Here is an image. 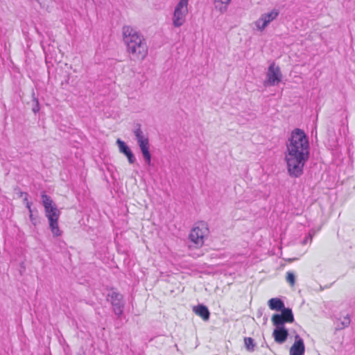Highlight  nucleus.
Wrapping results in <instances>:
<instances>
[{
    "label": "nucleus",
    "mask_w": 355,
    "mask_h": 355,
    "mask_svg": "<svg viewBox=\"0 0 355 355\" xmlns=\"http://www.w3.org/2000/svg\"><path fill=\"white\" fill-rule=\"evenodd\" d=\"M123 295L112 288L107 295V300L110 301L113 307V311L118 318H120L123 313L124 303Z\"/></svg>",
    "instance_id": "nucleus-7"
},
{
    "label": "nucleus",
    "mask_w": 355,
    "mask_h": 355,
    "mask_svg": "<svg viewBox=\"0 0 355 355\" xmlns=\"http://www.w3.org/2000/svg\"><path fill=\"white\" fill-rule=\"evenodd\" d=\"M122 32L127 51L132 58L144 60L148 54V46L144 35L130 26H124Z\"/></svg>",
    "instance_id": "nucleus-2"
},
{
    "label": "nucleus",
    "mask_w": 355,
    "mask_h": 355,
    "mask_svg": "<svg viewBox=\"0 0 355 355\" xmlns=\"http://www.w3.org/2000/svg\"><path fill=\"white\" fill-rule=\"evenodd\" d=\"M305 345L303 339L298 335L295 336V342L290 349V355H304Z\"/></svg>",
    "instance_id": "nucleus-10"
},
{
    "label": "nucleus",
    "mask_w": 355,
    "mask_h": 355,
    "mask_svg": "<svg viewBox=\"0 0 355 355\" xmlns=\"http://www.w3.org/2000/svg\"><path fill=\"white\" fill-rule=\"evenodd\" d=\"M268 304L271 310L277 311H282L286 308L283 300L277 297L269 300Z\"/></svg>",
    "instance_id": "nucleus-13"
},
{
    "label": "nucleus",
    "mask_w": 355,
    "mask_h": 355,
    "mask_svg": "<svg viewBox=\"0 0 355 355\" xmlns=\"http://www.w3.org/2000/svg\"><path fill=\"white\" fill-rule=\"evenodd\" d=\"M279 15V10L276 8L272 9L270 12L262 14L255 22L257 29L263 31L271 21L277 19Z\"/></svg>",
    "instance_id": "nucleus-9"
},
{
    "label": "nucleus",
    "mask_w": 355,
    "mask_h": 355,
    "mask_svg": "<svg viewBox=\"0 0 355 355\" xmlns=\"http://www.w3.org/2000/svg\"><path fill=\"white\" fill-rule=\"evenodd\" d=\"M231 0H215V6L218 8V3H220L221 4H224V6H221L218 9L220 12H224L227 10V6L230 3Z\"/></svg>",
    "instance_id": "nucleus-19"
},
{
    "label": "nucleus",
    "mask_w": 355,
    "mask_h": 355,
    "mask_svg": "<svg viewBox=\"0 0 355 355\" xmlns=\"http://www.w3.org/2000/svg\"><path fill=\"white\" fill-rule=\"evenodd\" d=\"M31 205H32V202L27 201V202L26 204V207L28 209L29 214L33 212V210L31 208Z\"/></svg>",
    "instance_id": "nucleus-26"
},
{
    "label": "nucleus",
    "mask_w": 355,
    "mask_h": 355,
    "mask_svg": "<svg viewBox=\"0 0 355 355\" xmlns=\"http://www.w3.org/2000/svg\"><path fill=\"white\" fill-rule=\"evenodd\" d=\"M29 218L31 222V223L36 226L37 223H39V218L37 216L33 214V212L29 214Z\"/></svg>",
    "instance_id": "nucleus-24"
},
{
    "label": "nucleus",
    "mask_w": 355,
    "mask_h": 355,
    "mask_svg": "<svg viewBox=\"0 0 355 355\" xmlns=\"http://www.w3.org/2000/svg\"><path fill=\"white\" fill-rule=\"evenodd\" d=\"M41 199L42 205L44 207L45 216L48 219L49 229L53 236L54 237L60 236L62 234V231L60 230L58 225L60 211L51 198L46 194L44 191L41 194Z\"/></svg>",
    "instance_id": "nucleus-3"
},
{
    "label": "nucleus",
    "mask_w": 355,
    "mask_h": 355,
    "mask_svg": "<svg viewBox=\"0 0 355 355\" xmlns=\"http://www.w3.org/2000/svg\"><path fill=\"white\" fill-rule=\"evenodd\" d=\"M123 155L127 157L128 162L130 164H132L136 162L135 155L133 154L130 148L126 153H124Z\"/></svg>",
    "instance_id": "nucleus-22"
},
{
    "label": "nucleus",
    "mask_w": 355,
    "mask_h": 355,
    "mask_svg": "<svg viewBox=\"0 0 355 355\" xmlns=\"http://www.w3.org/2000/svg\"><path fill=\"white\" fill-rule=\"evenodd\" d=\"M285 161L288 174L291 178H299L304 173V168L310 157V145L304 131L295 128L286 141Z\"/></svg>",
    "instance_id": "nucleus-1"
},
{
    "label": "nucleus",
    "mask_w": 355,
    "mask_h": 355,
    "mask_svg": "<svg viewBox=\"0 0 355 355\" xmlns=\"http://www.w3.org/2000/svg\"><path fill=\"white\" fill-rule=\"evenodd\" d=\"M24 196V201L26 203L28 200V193L26 192H21V196Z\"/></svg>",
    "instance_id": "nucleus-27"
},
{
    "label": "nucleus",
    "mask_w": 355,
    "mask_h": 355,
    "mask_svg": "<svg viewBox=\"0 0 355 355\" xmlns=\"http://www.w3.org/2000/svg\"><path fill=\"white\" fill-rule=\"evenodd\" d=\"M351 322V318L349 314L344 316L343 319L337 324L336 330H341L347 327Z\"/></svg>",
    "instance_id": "nucleus-16"
},
{
    "label": "nucleus",
    "mask_w": 355,
    "mask_h": 355,
    "mask_svg": "<svg viewBox=\"0 0 355 355\" xmlns=\"http://www.w3.org/2000/svg\"><path fill=\"white\" fill-rule=\"evenodd\" d=\"M116 144L118 146L119 152L122 154H124V153H126L130 149V147L128 146V144L120 139L116 140Z\"/></svg>",
    "instance_id": "nucleus-18"
},
{
    "label": "nucleus",
    "mask_w": 355,
    "mask_h": 355,
    "mask_svg": "<svg viewBox=\"0 0 355 355\" xmlns=\"http://www.w3.org/2000/svg\"><path fill=\"white\" fill-rule=\"evenodd\" d=\"M137 144L139 146L144 162L148 166L152 165V155L150 152V144L148 137H146L141 128V124L137 123L133 131Z\"/></svg>",
    "instance_id": "nucleus-4"
},
{
    "label": "nucleus",
    "mask_w": 355,
    "mask_h": 355,
    "mask_svg": "<svg viewBox=\"0 0 355 355\" xmlns=\"http://www.w3.org/2000/svg\"><path fill=\"white\" fill-rule=\"evenodd\" d=\"M40 110V103L37 98L35 96V93H33V105H32V111L36 114L39 112Z\"/></svg>",
    "instance_id": "nucleus-20"
},
{
    "label": "nucleus",
    "mask_w": 355,
    "mask_h": 355,
    "mask_svg": "<svg viewBox=\"0 0 355 355\" xmlns=\"http://www.w3.org/2000/svg\"><path fill=\"white\" fill-rule=\"evenodd\" d=\"M286 282L291 286H294L295 284V275L294 272L288 271L286 277Z\"/></svg>",
    "instance_id": "nucleus-21"
},
{
    "label": "nucleus",
    "mask_w": 355,
    "mask_h": 355,
    "mask_svg": "<svg viewBox=\"0 0 355 355\" xmlns=\"http://www.w3.org/2000/svg\"><path fill=\"white\" fill-rule=\"evenodd\" d=\"M312 240V236L311 234H309L303 240L302 243L306 244L309 241H311Z\"/></svg>",
    "instance_id": "nucleus-25"
},
{
    "label": "nucleus",
    "mask_w": 355,
    "mask_h": 355,
    "mask_svg": "<svg viewBox=\"0 0 355 355\" xmlns=\"http://www.w3.org/2000/svg\"><path fill=\"white\" fill-rule=\"evenodd\" d=\"M272 322L275 328L285 327V320L283 318V315L281 313H275L272 317Z\"/></svg>",
    "instance_id": "nucleus-14"
},
{
    "label": "nucleus",
    "mask_w": 355,
    "mask_h": 355,
    "mask_svg": "<svg viewBox=\"0 0 355 355\" xmlns=\"http://www.w3.org/2000/svg\"><path fill=\"white\" fill-rule=\"evenodd\" d=\"M188 2L189 0H180L176 5L173 15V24L175 27H180L185 21Z\"/></svg>",
    "instance_id": "nucleus-6"
},
{
    "label": "nucleus",
    "mask_w": 355,
    "mask_h": 355,
    "mask_svg": "<svg viewBox=\"0 0 355 355\" xmlns=\"http://www.w3.org/2000/svg\"><path fill=\"white\" fill-rule=\"evenodd\" d=\"M193 311L198 316L201 317L203 320L207 321L210 317V312L207 306L200 304L193 306Z\"/></svg>",
    "instance_id": "nucleus-12"
},
{
    "label": "nucleus",
    "mask_w": 355,
    "mask_h": 355,
    "mask_svg": "<svg viewBox=\"0 0 355 355\" xmlns=\"http://www.w3.org/2000/svg\"><path fill=\"white\" fill-rule=\"evenodd\" d=\"M123 155L127 157L128 162L130 164H132L136 162L135 155L133 154L130 148L126 153H124Z\"/></svg>",
    "instance_id": "nucleus-23"
},
{
    "label": "nucleus",
    "mask_w": 355,
    "mask_h": 355,
    "mask_svg": "<svg viewBox=\"0 0 355 355\" xmlns=\"http://www.w3.org/2000/svg\"><path fill=\"white\" fill-rule=\"evenodd\" d=\"M281 314L283 315V318L286 323H291L294 322V315L291 308H285L283 311H281Z\"/></svg>",
    "instance_id": "nucleus-15"
},
{
    "label": "nucleus",
    "mask_w": 355,
    "mask_h": 355,
    "mask_svg": "<svg viewBox=\"0 0 355 355\" xmlns=\"http://www.w3.org/2000/svg\"><path fill=\"white\" fill-rule=\"evenodd\" d=\"M209 233L207 224L205 222H200L191 230L189 234V239L196 245V248L201 247L204 244L205 238Z\"/></svg>",
    "instance_id": "nucleus-5"
},
{
    "label": "nucleus",
    "mask_w": 355,
    "mask_h": 355,
    "mask_svg": "<svg viewBox=\"0 0 355 355\" xmlns=\"http://www.w3.org/2000/svg\"><path fill=\"white\" fill-rule=\"evenodd\" d=\"M272 336L276 343L282 344L288 338V330L286 327L275 328L272 332Z\"/></svg>",
    "instance_id": "nucleus-11"
},
{
    "label": "nucleus",
    "mask_w": 355,
    "mask_h": 355,
    "mask_svg": "<svg viewBox=\"0 0 355 355\" xmlns=\"http://www.w3.org/2000/svg\"><path fill=\"white\" fill-rule=\"evenodd\" d=\"M244 344L246 349L248 352H253L254 351V347L256 346V343L254 342V340L250 337H245L244 338Z\"/></svg>",
    "instance_id": "nucleus-17"
},
{
    "label": "nucleus",
    "mask_w": 355,
    "mask_h": 355,
    "mask_svg": "<svg viewBox=\"0 0 355 355\" xmlns=\"http://www.w3.org/2000/svg\"><path fill=\"white\" fill-rule=\"evenodd\" d=\"M266 80L263 85L265 87L277 85L282 80V73L279 66H276L275 62L270 64L266 73Z\"/></svg>",
    "instance_id": "nucleus-8"
}]
</instances>
